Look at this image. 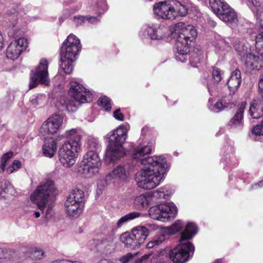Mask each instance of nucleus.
I'll list each match as a JSON object with an SVG mask.
<instances>
[{
  "label": "nucleus",
  "mask_w": 263,
  "mask_h": 263,
  "mask_svg": "<svg viewBox=\"0 0 263 263\" xmlns=\"http://www.w3.org/2000/svg\"><path fill=\"white\" fill-rule=\"evenodd\" d=\"M152 151L151 146L145 145L135 148L133 158L139 161L143 167L135 175L138 186L145 190H151L160 184L167 171L166 159L162 156L142 158Z\"/></svg>",
  "instance_id": "1"
},
{
  "label": "nucleus",
  "mask_w": 263,
  "mask_h": 263,
  "mask_svg": "<svg viewBox=\"0 0 263 263\" xmlns=\"http://www.w3.org/2000/svg\"><path fill=\"white\" fill-rule=\"evenodd\" d=\"M68 94L71 98L61 96L55 103L57 109L61 111L74 112L80 104L92 100V93L74 79L69 83Z\"/></svg>",
  "instance_id": "2"
},
{
  "label": "nucleus",
  "mask_w": 263,
  "mask_h": 263,
  "mask_svg": "<svg viewBox=\"0 0 263 263\" xmlns=\"http://www.w3.org/2000/svg\"><path fill=\"white\" fill-rule=\"evenodd\" d=\"M198 229L193 222H189L184 230L181 233L179 244L168 253L170 258L176 263L185 262L192 255L194 246L189 241L197 232Z\"/></svg>",
  "instance_id": "3"
},
{
  "label": "nucleus",
  "mask_w": 263,
  "mask_h": 263,
  "mask_svg": "<svg viewBox=\"0 0 263 263\" xmlns=\"http://www.w3.org/2000/svg\"><path fill=\"white\" fill-rule=\"evenodd\" d=\"M64 137L68 140L59 149V158L64 166L69 167L75 163L77 154L81 149L82 135L77 128H72L65 132Z\"/></svg>",
  "instance_id": "4"
},
{
  "label": "nucleus",
  "mask_w": 263,
  "mask_h": 263,
  "mask_svg": "<svg viewBox=\"0 0 263 263\" xmlns=\"http://www.w3.org/2000/svg\"><path fill=\"white\" fill-rule=\"evenodd\" d=\"M174 30L177 34L175 58L177 61L185 62L189 57L190 45L197 36V32L193 25H186L183 22L175 24Z\"/></svg>",
  "instance_id": "5"
},
{
  "label": "nucleus",
  "mask_w": 263,
  "mask_h": 263,
  "mask_svg": "<svg viewBox=\"0 0 263 263\" xmlns=\"http://www.w3.org/2000/svg\"><path fill=\"white\" fill-rule=\"evenodd\" d=\"M128 128L127 124L122 125L116 130L107 134L109 144L105 154L106 163H114L125 155L122 145L126 138Z\"/></svg>",
  "instance_id": "6"
},
{
  "label": "nucleus",
  "mask_w": 263,
  "mask_h": 263,
  "mask_svg": "<svg viewBox=\"0 0 263 263\" xmlns=\"http://www.w3.org/2000/svg\"><path fill=\"white\" fill-rule=\"evenodd\" d=\"M80 40L74 34H69L61 47L60 68L66 74H70L73 70V63L80 51Z\"/></svg>",
  "instance_id": "7"
},
{
  "label": "nucleus",
  "mask_w": 263,
  "mask_h": 263,
  "mask_svg": "<svg viewBox=\"0 0 263 263\" xmlns=\"http://www.w3.org/2000/svg\"><path fill=\"white\" fill-rule=\"evenodd\" d=\"M174 5L166 1L160 2L153 6L154 14L159 18L173 20L184 16L188 11L189 0H173Z\"/></svg>",
  "instance_id": "8"
},
{
  "label": "nucleus",
  "mask_w": 263,
  "mask_h": 263,
  "mask_svg": "<svg viewBox=\"0 0 263 263\" xmlns=\"http://www.w3.org/2000/svg\"><path fill=\"white\" fill-rule=\"evenodd\" d=\"M94 151H88L83 156L78 173L83 177L91 178L99 173L102 163L98 155Z\"/></svg>",
  "instance_id": "9"
},
{
  "label": "nucleus",
  "mask_w": 263,
  "mask_h": 263,
  "mask_svg": "<svg viewBox=\"0 0 263 263\" xmlns=\"http://www.w3.org/2000/svg\"><path fill=\"white\" fill-rule=\"evenodd\" d=\"M55 191V186L53 180L45 179L37 186L30 195V200L36 204L37 208L43 211L49 197Z\"/></svg>",
  "instance_id": "10"
},
{
  "label": "nucleus",
  "mask_w": 263,
  "mask_h": 263,
  "mask_svg": "<svg viewBox=\"0 0 263 263\" xmlns=\"http://www.w3.org/2000/svg\"><path fill=\"white\" fill-rule=\"evenodd\" d=\"M149 234L148 229L144 226H137L130 232H126L120 236L121 241L125 246L131 249H136L140 247Z\"/></svg>",
  "instance_id": "11"
},
{
  "label": "nucleus",
  "mask_w": 263,
  "mask_h": 263,
  "mask_svg": "<svg viewBox=\"0 0 263 263\" xmlns=\"http://www.w3.org/2000/svg\"><path fill=\"white\" fill-rule=\"evenodd\" d=\"M209 4L220 20L231 26L237 24L238 17L236 12L223 0H209Z\"/></svg>",
  "instance_id": "12"
},
{
  "label": "nucleus",
  "mask_w": 263,
  "mask_h": 263,
  "mask_svg": "<svg viewBox=\"0 0 263 263\" xmlns=\"http://www.w3.org/2000/svg\"><path fill=\"white\" fill-rule=\"evenodd\" d=\"M65 206L68 215L74 218L79 217L84 207V192L80 189L73 190L67 197Z\"/></svg>",
  "instance_id": "13"
},
{
  "label": "nucleus",
  "mask_w": 263,
  "mask_h": 263,
  "mask_svg": "<svg viewBox=\"0 0 263 263\" xmlns=\"http://www.w3.org/2000/svg\"><path fill=\"white\" fill-rule=\"evenodd\" d=\"M148 213L152 218L165 222L175 217L177 208L173 202H168L151 207Z\"/></svg>",
  "instance_id": "14"
},
{
  "label": "nucleus",
  "mask_w": 263,
  "mask_h": 263,
  "mask_svg": "<svg viewBox=\"0 0 263 263\" xmlns=\"http://www.w3.org/2000/svg\"><path fill=\"white\" fill-rule=\"evenodd\" d=\"M48 62L46 59H42L34 70H32L29 84V89H32L40 83L45 85L49 84Z\"/></svg>",
  "instance_id": "15"
},
{
  "label": "nucleus",
  "mask_w": 263,
  "mask_h": 263,
  "mask_svg": "<svg viewBox=\"0 0 263 263\" xmlns=\"http://www.w3.org/2000/svg\"><path fill=\"white\" fill-rule=\"evenodd\" d=\"M114 239L113 236H109L102 239H92L88 243V247L91 250H96L103 254H110L116 248Z\"/></svg>",
  "instance_id": "16"
},
{
  "label": "nucleus",
  "mask_w": 263,
  "mask_h": 263,
  "mask_svg": "<svg viewBox=\"0 0 263 263\" xmlns=\"http://www.w3.org/2000/svg\"><path fill=\"white\" fill-rule=\"evenodd\" d=\"M63 117L54 114L48 118L42 124L40 133L43 136H47L55 134L62 126Z\"/></svg>",
  "instance_id": "17"
},
{
  "label": "nucleus",
  "mask_w": 263,
  "mask_h": 263,
  "mask_svg": "<svg viewBox=\"0 0 263 263\" xmlns=\"http://www.w3.org/2000/svg\"><path fill=\"white\" fill-rule=\"evenodd\" d=\"M168 31L167 28L165 26L159 24H149L144 27L140 35L142 34L153 40H160L168 36Z\"/></svg>",
  "instance_id": "18"
},
{
  "label": "nucleus",
  "mask_w": 263,
  "mask_h": 263,
  "mask_svg": "<svg viewBox=\"0 0 263 263\" xmlns=\"http://www.w3.org/2000/svg\"><path fill=\"white\" fill-rule=\"evenodd\" d=\"M28 40L25 37H21L11 42L6 50V57L8 59L15 60L21 53L25 50L28 46Z\"/></svg>",
  "instance_id": "19"
},
{
  "label": "nucleus",
  "mask_w": 263,
  "mask_h": 263,
  "mask_svg": "<svg viewBox=\"0 0 263 263\" xmlns=\"http://www.w3.org/2000/svg\"><path fill=\"white\" fill-rule=\"evenodd\" d=\"M236 50L241 56V60L248 70H259L263 66V60L261 59L258 55H255L251 53L245 54L238 50L237 47H236Z\"/></svg>",
  "instance_id": "20"
},
{
  "label": "nucleus",
  "mask_w": 263,
  "mask_h": 263,
  "mask_svg": "<svg viewBox=\"0 0 263 263\" xmlns=\"http://www.w3.org/2000/svg\"><path fill=\"white\" fill-rule=\"evenodd\" d=\"M129 167L127 164L119 165L105 177V181L113 180L116 181H122L125 180L129 175Z\"/></svg>",
  "instance_id": "21"
},
{
  "label": "nucleus",
  "mask_w": 263,
  "mask_h": 263,
  "mask_svg": "<svg viewBox=\"0 0 263 263\" xmlns=\"http://www.w3.org/2000/svg\"><path fill=\"white\" fill-rule=\"evenodd\" d=\"M246 102H242L238 106L236 112L229 122V125L241 128L243 125V114L246 108Z\"/></svg>",
  "instance_id": "22"
},
{
  "label": "nucleus",
  "mask_w": 263,
  "mask_h": 263,
  "mask_svg": "<svg viewBox=\"0 0 263 263\" xmlns=\"http://www.w3.org/2000/svg\"><path fill=\"white\" fill-rule=\"evenodd\" d=\"M241 82L240 71L239 69H236L232 72L231 76L227 82L230 91L234 93L239 87Z\"/></svg>",
  "instance_id": "23"
},
{
  "label": "nucleus",
  "mask_w": 263,
  "mask_h": 263,
  "mask_svg": "<svg viewBox=\"0 0 263 263\" xmlns=\"http://www.w3.org/2000/svg\"><path fill=\"white\" fill-rule=\"evenodd\" d=\"M45 139L43 146V153L47 157L52 158L54 155L57 148V141L52 138Z\"/></svg>",
  "instance_id": "24"
},
{
  "label": "nucleus",
  "mask_w": 263,
  "mask_h": 263,
  "mask_svg": "<svg viewBox=\"0 0 263 263\" xmlns=\"http://www.w3.org/2000/svg\"><path fill=\"white\" fill-rule=\"evenodd\" d=\"M249 114L254 119H258L263 115V100H254L250 104Z\"/></svg>",
  "instance_id": "25"
},
{
  "label": "nucleus",
  "mask_w": 263,
  "mask_h": 263,
  "mask_svg": "<svg viewBox=\"0 0 263 263\" xmlns=\"http://www.w3.org/2000/svg\"><path fill=\"white\" fill-rule=\"evenodd\" d=\"M204 57L203 51L200 45H196L190 55V63L194 67H198Z\"/></svg>",
  "instance_id": "26"
},
{
  "label": "nucleus",
  "mask_w": 263,
  "mask_h": 263,
  "mask_svg": "<svg viewBox=\"0 0 263 263\" xmlns=\"http://www.w3.org/2000/svg\"><path fill=\"white\" fill-rule=\"evenodd\" d=\"M151 197L146 194H141L135 197L134 206L137 210H142L146 208L151 200Z\"/></svg>",
  "instance_id": "27"
},
{
  "label": "nucleus",
  "mask_w": 263,
  "mask_h": 263,
  "mask_svg": "<svg viewBox=\"0 0 263 263\" xmlns=\"http://www.w3.org/2000/svg\"><path fill=\"white\" fill-rule=\"evenodd\" d=\"M16 191L10 183L7 180H4L2 181L1 185L0 187V198H6L9 196H15Z\"/></svg>",
  "instance_id": "28"
},
{
  "label": "nucleus",
  "mask_w": 263,
  "mask_h": 263,
  "mask_svg": "<svg viewBox=\"0 0 263 263\" xmlns=\"http://www.w3.org/2000/svg\"><path fill=\"white\" fill-rule=\"evenodd\" d=\"M142 214L138 212H133L121 217L117 222V228H121L124 224L142 216Z\"/></svg>",
  "instance_id": "29"
},
{
  "label": "nucleus",
  "mask_w": 263,
  "mask_h": 263,
  "mask_svg": "<svg viewBox=\"0 0 263 263\" xmlns=\"http://www.w3.org/2000/svg\"><path fill=\"white\" fill-rule=\"evenodd\" d=\"M255 50L260 59L263 60V31L256 35Z\"/></svg>",
  "instance_id": "30"
},
{
  "label": "nucleus",
  "mask_w": 263,
  "mask_h": 263,
  "mask_svg": "<svg viewBox=\"0 0 263 263\" xmlns=\"http://www.w3.org/2000/svg\"><path fill=\"white\" fill-rule=\"evenodd\" d=\"M253 11L255 12L256 17L255 29L259 33L261 31H263V7L253 10Z\"/></svg>",
  "instance_id": "31"
},
{
  "label": "nucleus",
  "mask_w": 263,
  "mask_h": 263,
  "mask_svg": "<svg viewBox=\"0 0 263 263\" xmlns=\"http://www.w3.org/2000/svg\"><path fill=\"white\" fill-rule=\"evenodd\" d=\"M171 194V192L165 186L154 191L152 193V197L157 199H166Z\"/></svg>",
  "instance_id": "32"
},
{
  "label": "nucleus",
  "mask_w": 263,
  "mask_h": 263,
  "mask_svg": "<svg viewBox=\"0 0 263 263\" xmlns=\"http://www.w3.org/2000/svg\"><path fill=\"white\" fill-rule=\"evenodd\" d=\"M166 239V236L162 234L157 237L154 238L152 241L148 242L146 245L147 249L157 248Z\"/></svg>",
  "instance_id": "33"
},
{
  "label": "nucleus",
  "mask_w": 263,
  "mask_h": 263,
  "mask_svg": "<svg viewBox=\"0 0 263 263\" xmlns=\"http://www.w3.org/2000/svg\"><path fill=\"white\" fill-rule=\"evenodd\" d=\"M87 147L89 151H94L99 153L101 149V146L99 144L98 139L96 138H89L87 142Z\"/></svg>",
  "instance_id": "34"
},
{
  "label": "nucleus",
  "mask_w": 263,
  "mask_h": 263,
  "mask_svg": "<svg viewBox=\"0 0 263 263\" xmlns=\"http://www.w3.org/2000/svg\"><path fill=\"white\" fill-rule=\"evenodd\" d=\"M30 257L35 259H40L44 257V252L39 247H33L30 249Z\"/></svg>",
  "instance_id": "35"
},
{
  "label": "nucleus",
  "mask_w": 263,
  "mask_h": 263,
  "mask_svg": "<svg viewBox=\"0 0 263 263\" xmlns=\"http://www.w3.org/2000/svg\"><path fill=\"white\" fill-rule=\"evenodd\" d=\"M221 100H222L224 107L226 109H231L235 106L236 104V100L231 95L224 97Z\"/></svg>",
  "instance_id": "36"
},
{
  "label": "nucleus",
  "mask_w": 263,
  "mask_h": 263,
  "mask_svg": "<svg viewBox=\"0 0 263 263\" xmlns=\"http://www.w3.org/2000/svg\"><path fill=\"white\" fill-rule=\"evenodd\" d=\"M183 227V224L180 220H177L171 226L166 229L165 232L168 234H174L179 231Z\"/></svg>",
  "instance_id": "37"
},
{
  "label": "nucleus",
  "mask_w": 263,
  "mask_h": 263,
  "mask_svg": "<svg viewBox=\"0 0 263 263\" xmlns=\"http://www.w3.org/2000/svg\"><path fill=\"white\" fill-rule=\"evenodd\" d=\"M98 104L102 106L106 111H109L111 106L110 100L106 96L100 98L98 101Z\"/></svg>",
  "instance_id": "38"
},
{
  "label": "nucleus",
  "mask_w": 263,
  "mask_h": 263,
  "mask_svg": "<svg viewBox=\"0 0 263 263\" xmlns=\"http://www.w3.org/2000/svg\"><path fill=\"white\" fill-rule=\"evenodd\" d=\"M165 254L166 256V253L164 251H161L160 252L154 254L151 259V263H164Z\"/></svg>",
  "instance_id": "39"
},
{
  "label": "nucleus",
  "mask_w": 263,
  "mask_h": 263,
  "mask_svg": "<svg viewBox=\"0 0 263 263\" xmlns=\"http://www.w3.org/2000/svg\"><path fill=\"white\" fill-rule=\"evenodd\" d=\"M225 108L221 99L217 101L214 105L209 106V109L215 112H219Z\"/></svg>",
  "instance_id": "40"
},
{
  "label": "nucleus",
  "mask_w": 263,
  "mask_h": 263,
  "mask_svg": "<svg viewBox=\"0 0 263 263\" xmlns=\"http://www.w3.org/2000/svg\"><path fill=\"white\" fill-rule=\"evenodd\" d=\"M22 166L21 161L18 160H14L13 161L12 164L7 168L6 172L8 174H11L14 171L19 169Z\"/></svg>",
  "instance_id": "41"
},
{
  "label": "nucleus",
  "mask_w": 263,
  "mask_h": 263,
  "mask_svg": "<svg viewBox=\"0 0 263 263\" xmlns=\"http://www.w3.org/2000/svg\"><path fill=\"white\" fill-rule=\"evenodd\" d=\"M223 72L218 68H214L212 71V77L216 83L219 82L222 79Z\"/></svg>",
  "instance_id": "42"
},
{
  "label": "nucleus",
  "mask_w": 263,
  "mask_h": 263,
  "mask_svg": "<svg viewBox=\"0 0 263 263\" xmlns=\"http://www.w3.org/2000/svg\"><path fill=\"white\" fill-rule=\"evenodd\" d=\"M46 209L45 213V218L47 220H49L51 219L54 215V212L52 209V206L51 205H45V208L43 210ZM43 210L42 211H43Z\"/></svg>",
  "instance_id": "43"
},
{
  "label": "nucleus",
  "mask_w": 263,
  "mask_h": 263,
  "mask_svg": "<svg viewBox=\"0 0 263 263\" xmlns=\"http://www.w3.org/2000/svg\"><path fill=\"white\" fill-rule=\"evenodd\" d=\"M252 134L256 136L263 135V119L260 124L257 125L252 129Z\"/></svg>",
  "instance_id": "44"
},
{
  "label": "nucleus",
  "mask_w": 263,
  "mask_h": 263,
  "mask_svg": "<svg viewBox=\"0 0 263 263\" xmlns=\"http://www.w3.org/2000/svg\"><path fill=\"white\" fill-rule=\"evenodd\" d=\"M217 45L219 49L227 51H229L231 48L229 43L223 39H221L218 41Z\"/></svg>",
  "instance_id": "45"
},
{
  "label": "nucleus",
  "mask_w": 263,
  "mask_h": 263,
  "mask_svg": "<svg viewBox=\"0 0 263 263\" xmlns=\"http://www.w3.org/2000/svg\"><path fill=\"white\" fill-rule=\"evenodd\" d=\"M86 21V17L84 16H75L73 18V22L76 26L83 25Z\"/></svg>",
  "instance_id": "46"
},
{
  "label": "nucleus",
  "mask_w": 263,
  "mask_h": 263,
  "mask_svg": "<svg viewBox=\"0 0 263 263\" xmlns=\"http://www.w3.org/2000/svg\"><path fill=\"white\" fill-rule=\"evenodd\" d=\"M134 255L131 253H128L125 255L121 256L119 260L121 263H128L133 259Z\"/></svg>",
  "instance_id": "47"
},
{
  "label": "nucleus",
  "mask_w": 263,
  "mask_h": 263,
  "mask_svg": "<svg viewBox=\"0 0 263 263\" xmlns=\"http://www.w3.org/2000/svg\"><path fill=\"white\" fill-rule=\"evenodd\" d=\"M13 154L9 152L5 154L2 157L1 162L6 165L9 160L13 157Z\"/></svg>",
  "instance_id": "48"
},
{
  "label": "nucleus",
  "mask_w": 263,
  "mask_h": 263,
  "mask_svg": "<svg viewBox=\"0 0 263 263\" xmlns=\"http://www.w3.org/2000/svg\"><path fill=\"white\" fill-rule=\"evenodd\" d=\"M114 117L116 119L120 121H123L124 119V116L123 114L121 112L120 109H118L114 111Z\"/></svg>",
  "instance_id": "49"
},
{
  "label": "nucleus",
  "mask_w": 263,
  "mask_h": 263,
  "mask_svg": "<svg viewBox=\"0 0 263 263\" xmlns=\"http://www.w3.org/2000/svg\"><path fill=\"white\" fill-rule=\"evenodd\" d=\"M255 8L254 10L263 7L261 0H248Z\"/></svg>",
  "instance_id": "50"
},
{
  "label": "nucleus",
  "mask_w": 263,
  "mask_h": 263,
  "mask_svg": "<svg viewBox=\"0 0 263 263\" xmlns=\"http://www.w3.org/2000/svg\"><path fill=\"white\" fill-rule=\"evenodd\" d=\"M86 21H87L90 24H96L100 21V19L98 17L91 16H86Z\"/></svg>",
  "instance_id": "51"
},
{
  "label": "nucleus",
  "mask_w": 263,
  "mask_h": 263,
  "mask_svg": "<svg viewBox=\"0 0 263 263\" xmlns=\"http://www.w3.org/2000/svg\"><path fill=\"white\" fill-rule=\"evenodd\" d=\"M41 99L39 98L38 96H33L30 98V102L34 106H36L40 104V101Z\"/></svg>",
  "instance_id": "52"
},
{
  "label": "nucleus",
  "mask_w": 263,
  "mask_h": 263,
  "mask_svg": "<svg viewBox=\"0 0 263 263\" xmlns=\"http://www.w3.org/2000/svg\"><path fill=\"white\" fill-rule=\"evenodd\" d=\"M263 186V180L259 182L258 183H254L251 185V189L254 190L257 189L260 187Z\"/></svg>",
  "instance_id": "53"
},
{
  "label": "nucleus",
  "mask_w": 263,
  "mask_h": 263,
  "mask_svg": "<svg viewBox=\"0 0 263 263\" xmlns=\"http://www.w3.org/2000/svg\"><path fill=\"white\" fill-rule=\"evenodd\" d=\"M97 6L100 10H104L106 9V3L102 1L100 3H97Z\"/></svg>",
  "instance_id": "54"
},
{
  "label": "nucleus",
  "mask_w": 263,
  "mask_h": 263,
  "mask_svg": "<svg viewBox=\"0 0 263 263\" xmlns=\"http://www.w3.org/2000/svg\"><path fill=\"white\" fill-rule=\"evenodd\" d=\"M258 87L259 89H263V74H261L259 77L258 82Z\"/></svg>",
  "instance_id": "55"
},
{
  "label": "nucleus",
  "mask_w": 263,
  "mask_h": 263,
  "mask_svg": "<svg viewBox=\"0 0 263 263\" xmlns=\"http://www.w3.org/2000/svg\"><path fill=\"white\" fill-rule=\"evenodd\" d=\"M4 43H3V37L1 32L0 31V50L2 49L3 47Z\"/></svg>",
  "instance_id": "56"
},
{
  "label": "nucleus",
  "mask_w": 263,
  "mask_h": 263,
  "mask_svg": "<svg viewBox=\"0 0 263 263\" xmlns=\"http://www.w3.org/2000/svg\"><path fill=\"white\" fill-rule=\"evenodd\" d=\"M98 263H114L112 261H110L109 260L106 259H103L100 260Z\"/></svg>",
  "instance_id": "57"
},
{
  "label": "nucleus",
  "mask_w": 263,
  "mask_h": 263,
  "mask_svg": "<svg viewBox=\"0 0 263 263\" xmlns=\"http://www.w3.org/2000/svg\"><path fill=\"white\" fill-rule=\"evenodd\" d=\"M6 165L1 162L0 163V173L3 172L5 168Z\"/></svg>",
  "instance_id": "58"
},
{
  "label": "nucleus",
  "mask_w": 263,
  "mask_h": 263,
  "mask_svg": "<svg viewBox=\"0 0 263 263\" xmlns=\"http://www.w3.org/2000/svg\"><path fill=\"white\" fill-rule=\"evenodd\" d=\"M34 214L36 218H39L40 216V213L39 212H35Z\"/></svg>",
  "instance_id": "59"
},
{
  "label": "nucleus",
  "mask_w": 263,
  "mask_h": 263,
  "mask_svg": "<svg viewBox=\"0 0 263 263\" xmlns=\"http://www.w3.org/2000/svg\"><path fill=\"white\" fill-rule=\"evenodd\" d=\"M261 98L263 100V89H259Z\"/></svg>",
  "instance_id": "60"
},
{
  "label": "nucleus",
  "mask_w": 263,
  "mask_h": 263,
  "mask_svg": "<svg viewBox=\"0 0 263 263\" xmlns=\"http://www.w3.org/2000/svg\"><path fill=\"white\" fill-rule=\"evenodd\" d=\"M208 90H209V91L211 95H212V90L211 89V88H210V86H209V85L208 86Z\"/></svg>",
  "instance_id": "61"
},
{
  "label": "nucleus",
  "mask_w": 263,
  "mask_h": 263,
  "mask_svg": "<svg viewBox=\"0 0 263 263\" xmlns=\"http://www.w3.org/2000/svg\"><path fill=\"white\" fill-rule=\"evenodd\" d=\"M147 129V127H143L142 129V134H144L145 130Z\"/></svg>",
  "instance_id": "62"
},
{
  "label": "nucleus",
  "mask_w": 263,
  "mask_h": 263,
  "mask_svg": "<svg viewBox=\"0 0 263 263\" xmlns=\"http://www.w3.org/2000/svg\"><path fill=\"white\" fill-rule=\"evenodd\" d=\"M211 25L213 27L215 26H216V23L214 22H211Z\"/></svg>",
  "instance_id": "63"
},
{
  "label": "nucleus",
  "mask_w": 263,
  "mask_h": 263,
  "mask_svg": "<svg viewBox=\"0 0 263 263\" xmlns=\"http://www.w3.org/2000/svg\"><path fill=\"white\" fill-rule=\"evenodd\" d=\"M215 263H221V261L220 260H217L215 261Z\"/></svg>",
  "instance_id": "64"
}]
</instances>
